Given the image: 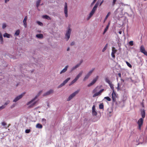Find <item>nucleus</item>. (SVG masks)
<instances>
[{"label":"nucleus","mask_w":147,"mask_h":147,"mask_svg":"<svg viewBox=\"0 0 147 147\" xmlns=\"http://www.w3.org/2000/svg\"><path fill=\"white\" fill-rule=\"evenodd\" d=\"M36 127L37 128L41 129L42 127V126L40 123H37L36 125Z\"/></svg>","instance_id":"26"},{"label":"nucleus","mask_w":147,"mask_h":147,"mask_svg":"<svg viewBox=\"0 0 147 147\" xmlns=\"http://www.w3.org/2000/svg\"><path fill=\"white\" fill-rule=\"evenodd\" d=\"M4 41L3 36V35L1 32L0 31V44H3Z\"/></svg>","instance_id":"18"},{"label":"nucleus","mask_w":147,"mask_h":147,"mask_svg":"<svg viewBox=\"0 0 147 147\" xmlns=\"http://www.w3.org/2000/svg\"><path fill=\"white\" fill-rule=\"evenodd\" d=\"M79 91L80 90H78L71 94L67 98V101H69L71 100L76 96V94L78 93Z\"/></svg>","instance_id":"5"},{"label":"nucleus","mask_w":147,"mask_h":147,"mask_svg":"<svg viewBox=\"0 0 147 147\" xmlns=\"http://www.w3.org/2000/svg\"><path fill=\"white\" fill-rule=\"evenodd\" d=\"M64 12L66 18L68 16V5L66 2H65L64 4Z\"/></svg>","instance_id":"6"},{"label":"nucleus","mask_w":147,"mask_h":147,"mask_svg":"<svg viewBox=\"0 0 147 147\" xmlns=\"http://www.w3.org/2000/svg\"><path fill=\"white\" fill-rule=\"evenodd\" d=\"M9 1V0H5V3H7Z\"/></svg>","instance_id":"51"},{"label":"nucleus","mask_w":147,"mask_h":147,"mask_svg":"<svg viewBox=\"0 0 147 147\" xmlns=\"http://www.w3.org/2000/svg\"><path fill=\"white\" fill-rule=\"evenodd\" d=\"M108 46V44H107L105 45L104 48L102 50V52H104L107 49Z\"/></svg>","instance_id":"37"},{"label":"nucleus","mask_w":147,"mask_h":147,"mask_svg":"<svg viewBox=\"0 0 147 147\" xmlns=\"http://www.w3.org/2000/svg\"><path fill=\"white\" fill-rule=\"evenodd\" d=\"M96 8H95L94 7L90 12L94 14L95 12V11L96 10Z\"/></svg>","instance_id":"38"},{"label":"nucleus","mask_w":147,"mask_h":147,"mask_svg":"<svg viewBox=\"0 0 147 147\" xmlns=\"http://www.w3.org/2000/svg\"><path fill=\"white\" fill-rule=\"evenodd\" d=\"M141 115L142 118L143 119L145 117V113L144 110H142L141 111Z\"/></svg>","instance_id":"25"},{"label":"nucleus","mask_w":147,"mask_h":147,"mask_svg":"<svg viewBox=\"0 0 147 147\" xmlns=\"http://www.w3.org/2000/svg\"><path fill=\"white\" fill-rule=\"evenodd\" d=\"M121 48L120 47V48H119V51H120V50H121Z\"/></svg>","instance_id":"57"},{"label":"nucleus","mask_w":147,"mask_h":147,"mask_svg":"<svg viewBox=\"0 0 147 147\" xmlns=\"http://www.w3.org/2000/svg\"><path fill=\"white\" fill-rule=\"evenodd\" d=\"M121 9L120 8L117 9L114 12V14L116 15L118 14H121Z\"/></svg>","instance_id":"15"},{"label":"nucleus","mask_w":147,"mask_h":147,"mask_svg":"<svg viewBox=\"0 0 147 147\" xmlns=\"http://www.w3.org/2000/svg\"><path fill=\"white\" fill-rule=\"evenodd\" d=\"M27 18L28 17L27 16H25L23 21L24 26L25 28H26L27 27L26 21L27 19Z\"/></svg>","instance_id":"17"},{"label":"nucleus","mask_w":147,"mask_h":147,"mask_svg":"<svg viewBox=\"0 0 147 147\" xmlns=\"http://www.w3.org/2000/svg\"><path fill=\"white\" fill-rule=\"evenodd\" d=\"M118 76H119L120 77H121V74L120 73H119L118 74Z\"/></svg>","instance_id":"54"},{"label":"nucleus","mask_w":147,"mask_h":147,"mask_svg":"<svg viewBox=\"0 0 147 147\" xmlns=\"http://www.w3.org/2000/svg\"><path fill=\"white\" fill-rule=\"evenodd\" d=\"M117 0H113V6L114 5L115 3L116 2Z\"/></svg>","instance_id":"50"},{"label":"nucleus","mask_w":147,"mask_h":147,"mask_svg":"<svg viewBox=\"0 0 147 147\" xmlns=\"http://www.w3.org/2000/svg\"><path fill=\"white\" fill-rule=\"evenodd\" d=\"M98 4H99V3L98 1V2H97L95 4V5L94 6V7L96 8H97V7H98Z\"/></svg>","instance_id":"46"},{"label":"nucleus","mask_w":147,"mask_h":147,"mask_svg":"<svg viewBox=\"0 0 147 147\" xmlns=\"http://www.w3.org/2000/svg\"><path fill=\"white\" fill-rule=\"evenodd\" d=\"M71 29L70 28V26H68L67 27V30L65 34V38L66 39V41H68L69 39L70 36L71 35Z\"/></svg>","instance_id":"4"},{"label":"nucleus","mask_w":147,"mask_h":147,"mask_svg":"<svg viewBox=\"0 0 147 147\" xmlns=\"http://www.w3.org/2000/svg\"><path fill=\"white\" fill-rule=\"evenodd\" d=\"M104 108L103 105V103H101L99 105V108L100 109H102Z\"/></svg>","instance_id":"39"},{"label":"nucleus","mask_w":147,"mask_h":147,"mask_svg":"<svg viewBox=\"0 0 147 147\" xmlns=\"http://www.w3.org/2000/svg\"><path fill=\"white\" fill-rule=\"evenodd\" d=\"M53 92V90L52 89H50L47 91V92H46L44 94L43 96H46L47 95H50L51 93H52Z\"/></svg>","instance_id":"14"},{"label":"nucleus","mask_w":147,"mask_h":147,"mask_svg":"<svg viewBox=\"0 0 147 147\" xmlns=\"http://www.w3.org/2000/svg\"><path fill=\"white\" fill-rule=\"evenodd\" d=\"M20 33V30H16L14 34L15 36H18Z\"/></svg>","instance_id":"29"},{"label":"nucleus","mask_w":147,"mask_h":147,"mask_svg":"<svg viewBox=\"0 0 147 147\" xmlns=\"http://www.w3.org/2000/svg\"><path fill=\"white\" fill-rule=\"evenodd\" d=\"M69 67L68 65H67L65 66V68H63L60 72V74H61L62 73L65 72L67 69Z\"/></svg>","instance_id":"20"},{"label":"nucleus","mask_w":147,"mask_h":147,"mask_svg":"<svg viewBox=\"0 0 147 147\" xmlns=\"http://www.w3.org/2000/svg\"><path fill=\"white\" fill-rule=\"evenodd\" d=\"M25 94V92H24L16 97L13 100V102H16L21 99Z\"/></svg>","instance_id":"7"},{"label":"nucleus","mask_w":147,"mask_h":147,"mask_svg":"<svg viewBox=\"0 0 147 147\" xmlns=\"http://www.w3.org/2000/svg\"><path fill=\"white\" fill-rule=\"evenodd\" d=\"M94 14L90 12L89 14V15H88V16H87V18H86L87 20H89L90 19V18H91V17Z\"/></svg>","instance_id":"27"},{"label":"nucleus","mask_w":147,"mask_h":147,"mask_svg":"<svg viewBox=\"0 0 147 147\" xmlns=\"http://www.w3.org/2000/svg\"><path fill=\"white\" fill-rule=\"evenodd\" d=\"M70 79V78H67V79L64 80L63 82L60 84L59 86H58V88H61V87L63 86H64L65 84H66Z\"/></svg>","instance_id":"9"},{"label":"nucleus","mask_w":147,"mask_h":147,"mask_svg":"<svg viewBox=\"0 0 147 147\" xmlns=\"http://www.w3.org/2000/svg\"><path fill=\"white\" fill-rule=\"evenodd\" d=\"M81 63H79L76 65L74 66H73L71 69V71H73L78 68L81 65Z\"/></svg>","instance_id":"16"},{"label":"nucleus","mask_w":147,"mask_h":147,"mask_svg":"<svg viewBox=\"0 0 147 147\" xmlns=\"http://www.w3.org/2000/svg\"><path fill=\"white\" fill-rule=\"evenodd\" d=\"M41 0H37L36 3V5L37 7H38L40 5V2Z\"/></svg>","instance_id":"34"},{"label":"nucleus","mask_w":147,"mask_h":147,"mask_svg":"<svg viewBox=\"0 0 147 147\" xmlns=\"http://www.w3.org/2000/svg\"><path fill=\"white\" fill-rule=\"evenodd\" d=\"M117 88L118 91H119L120 90V85H119V83H118L117 84Z\"/></svg>","instance_id":"44"},{"label":"nucleus","mask_w":147,"mask_h":147,"mask_svg":"<svg viewBox=\"0 0 147 147\" xmlns=\"http://www.w3.org/2000/svg\"><path fill=\"white\" fill-rule=\"evenodd\" d=\"M117 51V50L114 47H112L111 55L113 58H115V54L116 53Z\"/></svg>","instance_id":"12"},{"label":"nucleus","mask_w":147,"mask_h":147,"mask_svg":"<svg viewBox=\"0 0 147 147\" xmlns=\"http://www.w3.org/2000/svg\"><path fill=\"white\" fill-rule=\"evenodd\" d=\"M83 73V70L80 71L78 74L76 75L75 78L71 82L70 85H71L75 83L82 75Z\"/></svg>","instance_id":"2"},{"label":"nucleus","mask_w":147,"mask_h":147,"mask_svg":"<svg viewBox=\"0 0 147 147\" xmlns=\"http://www.w3.org/2000/svg\"><path fill=\"white\" fill-rule=\"evenodd\" d=\"M144 119L142 118H141L138 120L137 123L138 125V129H141V127L143 123Z\"/></svg>","instance_id":"10"},{"label":"nucleus","mask_w":147,"mask_h":147,"mask_svg":"<svg viewBox=\"0 0 147 147\" xmlns=\"http://www.w3.org/2000/svg\"><path fill=\"white\" fill-rule=\"evenodd\" d=\"M3 36L4 38H11L12 37V36L11 34H8L6 32H5L3 34Z\"/></svg>","instance_id":"13"},{"label":"nucleus","mask_w":147,"mask_h":147,"mask_svg":"<svg viewBox=\"0 0 147 147\" xmlns=\"http://www.w3.org/2000/svg\"><path fill=\"white\" fill-rule=\"evenodd\" d=\"M92 114L93 115L96 116L97 114V113L95 111V106L94 105L92 107Z\"/></svg>","instance_id":"19"},{"label":"nucleus","mask_w":147,"mask_h":147,"mask_svg":"<svg viewBox=\"0 0 147 147\" xmlns=\"http://www.w3.org/2000/svg\"><path fill=\"white\" fill-rule=\"evenodd\" d=\"M103 1H103V0H102V1L101 2V3H100V5H101V4H102V3H103Z\"/></svg>","instance_id":"52"},{"label":"nucleus","mask_w":147,"mask_h":147,"mask_svg":"<svg viewBox=\"0 0 147 147\" xmlns=\"http://www.w3.org/2000/svg\"><path fill=\"white\" fill-rule=\"evenodd\" d=\"M110 88L113 91L114 90V85L112 83V82L110 83V84H109Z\"/></svg>","instance_id":"31"},{"label":"nucleus","mask_w":147,"mask_h":147,"mask_svg":"<svg viewBox=\"0 0 147 147\" xmlns=\"http://www.w3.org/2000/svg\"><path fill=\"white\" fill-rule=\"evenodd\" d=\"M42 17L43 18L47 19V20L51 19L47 15H43L42 16Z\"/></svg>","instance_id":"32"},{"label":"nucleus","mask_w":147,"mask_h":147,"mask_svg":"<svg viewBox=\"0 0 147 147\" xmlns=\"http://www.w3.org/2000/svg\"><path fill=\"white\" fill-rule=\"evenodd\" d=\"M39 25H40L41 26H43V24L40 21H37L36 22Z\"/></svg>","instance_id":"41"},{"label":"nucleus","mask_w":147,"mask_h":147,"mask_svg":"<svg viewBox=\"0 0 147 147\" xmlns=\"http://www.w3.org/2000/svg\"><path fill=\"white\" fill-rule=\"evenodd\" d=\"M96 0H94V1H93V2H92V4H93L96 1Z\"/></svg>","instance_id":"53"},{"label":"nucleus","mask_w":147,"mask_h":147,"mask_svg":"<svg viewBox=\"0 0 147 147\" xmlns=\"http://www.w3.org/2000/svg\"><path fill=\"white\" fill-rule=\"evenodd\" d=\"M109 25H110V23H109L108 25L107 26L106 28L105 29L104 31L103 32V34H105V33L106 32V31L109 28Z\"/></svg>","instance_id":"30"},{"label":"nucleus","mask_w":147,"mask_h":147,"mask_svg":"<svg viewBox=\"0 0 147 147\" xmlns=\"http://www.w3.org/2000/svg\"><path fill=\"white\" fill-rule=\"evenodd\" d=\"M1 125L3 126H5L6 125V123L4 122H3L1 123Z\"/></svg>","instance_id":"49"},{"label":"nucleus","mask_w":147,"mask_h":147,"mask_svg":"<svg viewBox=\"0 0 147 147\" xmlns=\"http://www.w3.org/2000/svg\"><path fill=\"white\" fill-rule=\"evenodd\" d=\"M104 99H107L109 101L111 100V99L109 97H105L104 98Z\"/></svg>","instance_id":"43"},{"label":"nucleus","mask_w":147,"mask_h":147,"mask_svg":"<svg viewBox=\"0 0 147 147\" xmlns=\"http://www.w3.org/2000/svg\"><path fill=\"white\" fill-rule=\"evenodd\" d=\"M36 36L38 38L42 39L43 37V35L42 34H38L36 35Z\"/></svg>","instance_id":"24"},{"label":"nucleus","mask_w":147,"mask_h":147,"mask_svg":"<svg viewBox=\"0 0 147 147\" xmlns=\"http://www.w3.org/2000/svg\"><path fill=\"white\" fill-rule=\"evenodd\" d=\"M98 76H97L95 78H94L87 85V86L90 87L93 85L98 80Z\"/></svg>","instance_id":"8"},{"label":"nucleus","mask_w":147,"mask_h":147,"mask_svg":"<svg viewBox=\"0 0 147 147\" xmlns=\"http://www.w3.org/2000/svg\"><path fill=\"white\" fill-rule=\"evenodd\" d=\"M46 119L44 118H42L41 119V122L42 124L45 125L46 123Z\"/></svg>","instance_id":"33"},{"label":"nucleus","mask_w":147,"mask_h":147,"mask_svg":"<svg viewBox=\"0 0 147 147\" xmlns=\"http://www.w3.org/2000/svg\"><path fill=\"white\" fill-rule=\"evenodd\" d=\"M10 102V101L9 100L5 102V103L4 104V105L5 106V107L6 105H7Z\"/></svg>","instance_id":"40"},{"label":"nucleus","mask_w":147,"mask_h":147,"mask_svg":"<svg viewBox=\"0 0 147 147\" xmlns=\"http://www.w3.org/2000/svg\"><path fill=\"white\" fill-rule=\"evenodd\" d=\"M89 77L90 76L86 74L85 75L83 78V80L84 81H86L89 78Z\"/></svg>","instance_id":"28"},{"label":"nucleus","mask_w":147,"mask_h":147,"mask_svg":"<svg viewBox=\"0 0 147 147\" xmlns=\"http://www.w3.org/2000/svg\"><path fill=\"white\" fill-rule=\"evenodd\" d=\"M112 95L113 100H114L117 97L116 94L114 91H113Z\"/></svg>","instance_id":"22"},{"label":"nucleus","mask_w":147,"mask_h":147,"mask_svg":"<svg viewBox=\"0 0 147 147\" xmlns=\"http://www.w3.org/2000/svg\"><path fill=\"white\" fill-rule=\"evenodd\" d=\"M119 33L120 34H121L122 33V31H119Z\"/></svg>","instance_id":"55"},{"label":"nucleus","mask_w":147,"mask_h":147,"mask_svg":"<svg viewBox=\"0 0 147 147\" xmlns=\"http://www.w3.org/2000/svg\"><path fill=\"white\" fill-rule=\"evenodd\" d=\"M7 26V24L5 23H3L2 24V28L3 29H5Z\"/></svg>","instance_id":"36"},{"label":"nucleus","mask_w":147,"mask_h":147,"mask_svg":"<svg viewBox=\"0 0 147 147\" xmlns=\"http://www.w3.org/2000/svg\"><path fill=\"white\" fill-rule=\"evenodd\" d=\"M129 44L131 46H133V41H131L129 42Z\"/></svg>","instance_id":"47"},{"label":"nucleus","mask_w":147,"mask_h":147,"mask_svg":"<svg viewBox=\"0 0 147 147\" xmlns=\"http://www.w3.org/2000/svg\"><path fill=\"white\" fill-rule=\"evenodd\" d=\"M95 70V68H92L90 70L88 73L87 74L89 76H90L92 74L93 72L94 71V70Z\"/></svg>","instance_id":"23"},{"label":"nucleus","mask_w":147,"mask_h":147,"mask_svg":"<svg viewBox=\"0 0 147 147\" xmlns=\"http://www.w3.org/2000/svg\"><path fill=\"white\" fill-rule=\"evenodd\" d=\"M140 51L145 55L147 56V52L145 50L144 47L143 45H142L140 47Z\"/></svg>","instance_id":"11"},{"label":"nucleus","mask_w":147,"mask_h":147,"mask_svg":"<svg viewBox=\"0 0 147 147\" xmlns=\"http://www.w3.org/2000/svg\"><path fill=\"white\" fill-rule=\"evenodd\" d=\"M30 129H27L26 130H25V132L26 133H29L30 132Z\"/></svg>","instance_id":"48"},{"label":"nucleus","mask_w":147,"mask_h":147,"mask_svg":"<svg viewBox=\"0 0 147 147\" xmlns=\"http://www.w3.org/2000/svg\"><path fill=\"white\" fill-rule=\"evenodd\" d=\"M111 13L110 12H109L107 15V16H106L105 18V19L104 20V22H105V21L107 20V19L108 17L110 15Z\"/></svg>","instance_id":"35"},{"label":"nucleus","mask_w":147,"mask_h":147,"mask_svg":"<svg viewBox=\"0 0 147 147\" xmlns=\"http://www.w3.org/2000/svg\"><path fill=\"white\" fill-rule=\"evenodd\" d=\"M42 92V91L39 92L38 95L36 96L32 100L28 102L27 103V105L30 107H32L35 105L38 101V100H37V97Z\"/></svg>","instance_id":"1"},{"label":"nucleus","mask_w":147,"mask_h":147,"mask_svg":"<svg viewBox=\"0 0 147 147\" xmlns=\"http://www.w3.org/2000/svg\"><path fill=\"white\" fill-rule=\"evenodd\" d=\"M142 106L143 107L144 106L143 105H142Z\"/></svg>","instance_id":"58"},{"label":"nucleus","mask_w":147,"mask_h":147,"mask_svg":"<svg viewBox=\"0 0 147 147\" xmlns=\"http://www.w3.org/2000/svg\"><path fill=\"white\" fill-rule=\"evenodd\" d=\"M69 47H68L67 49V51H69Z\"/></svg>","instance_id":"56"},{"label":"nucleus","mask_w":147,"mask_h":147,"mask_svg":"<svg viewBox=\"0 0 147 147\" xmlns=\"http://www.w3.org/2000/svg\"><path fill=\"white\" fill-rule=\"evenodd\" d=\"M5 107V106L4 105L0 107V111L4 109Z\"/></svg>","instance_id":"45"},{"label":"nucleus","mask_w":147,"mask_h":147,"mask_svg":"<svg viewBox=\"0 0 147 147\" xmlns=\"http://www.w3.org/2000/svg\"><path fill=\"white\" fill-rule=\"evenodd\" d=\"M126 63L127 64V65L130 68H131L132 67L131 65L128 62L126 61Z\"/></svg>","instance_id":"42"},{"label":"nucleus","mask_w":147,"mask_h":147,"mask_svg":"<svg viewBox=\"0 0 147 147\" xmlns=\"http://www.w3.org/2000/svg\"><path fill=\"white\" fill-rule=\"evenodd\" d=\"M105 82L108 84H110V83L112 82L110 80L109 78L107 77H105Z\"/></svg>","instance_id":"21"},{"label":"nucleus","mask_w":147,"mask_h":147,"mask_svg":"<svg viewBox=\"0 0 147 147\" xmlns=\"http://www.w3.org/2000/svg\"><path fill=\"white\" fill-rule=\"evenodd\" d=\"M97 88H98L96 87L93 90V93H94V94L93 95V97H95L97 96L100 95L102 93L104 90V89H102L100 90L98 92H96L97 91Z\"/></svg>","instance_id":"3"}]
</instances>
